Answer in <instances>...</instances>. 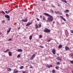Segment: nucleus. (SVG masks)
<instances>
[{
  "label": "nucleus",
  "mask_w": 73,
  "mask_h": 73,
  "mask_svg": "<svg viewBox=\"0 0 73 73\" xmlns=\"http://www.w3.org/2000/svg\"><path fill=\"white\" fill-rule=\"evenodd\" d=\"M9 12H10V11H8V13H9Z\"/></svg>",
  "instance_id": "51"
},
{
  "label": "nucleus",
  "mask_w": 73,
  "mask_h": 73,
  "mask_svg": "<svg viewBox=\"0 0 73 73\" xmlns=\"http://www.w3.org/2000/svg\"><path fill=\"white\" fill-rule=\"evenodd\" d=\"M26 72L25 71H24L23 72V73H25V72Z\"/></svg>",
  "instance_id": "45"
},
{
  "label": "nucleus",
  "mask_w": 73,
  "mask_h": 73,
  "mask_svg": "<svg viewBox=\"0 0 73 73\" xmlns=\"http://www.w3.org/2000/svg\"><path fill=\"white\" fill-rule=\"evenodd\" d=\"M71 56H73V54L71 55Z\"/></svg>",
  "instance_id": "53"
},
{
  "label": "nucleus",
  "mask_w": 73,
  "mask_h": 73,
  "mask_svg": "<svg viewBox=\"0 0 73 73\" xmlns=\"http://www.w3.org/2000/svg\"><path fill=\"white\" fill-rule=\"evenodd\" d=\"M56 65H59L60 64V62H58L56 63Z\"/></svg>",
  "instance_id": "33"
},
{
  "label": "nucleus",
  "mask_w": 73,
  "mask_h": 73,
  "mask_svg": "<svg viewBox=\"0 0 73 73\" xmlns=\"http://www.w3.org/2000/svg\"><path fill=\"white\" fill-rule=\"evenodd\" d=\"M35 56H36V55L35 54H33L30 58L31 60H33L35 58Z\"/></svg>",
  "instance_id": "5"
},
{
  "label": "nucleus",
  "mask_w": 73,
  "mask_h": 73,
  "mask_svg": "<svg viewBox=\"0 0 73 73\" xmlns=\"http://www.w3.org/2000/svg\"><path fill=\"white\" fill-rule=\"evenodd\" d=\"M55 70H52V73H55Z\"/></svg>",
  "instance_id": "28"
},
{
  "label": "nucleus",
  "mask_w": 73,
  "mask_h": 73,
  "mask_svg": "<svg viewBox=\"0 0 73 73\" xmlns=\"http://www.w3.org/2000/svg\"><path fill=\"white\" fill-rule=\"evenodd\" d=\"M50 12H52V13H53V10H50Z\"/></svg>",
  "instance_id": "34"
},
{
  "label": "nucleus",
  "mask_w": 73,
  "mask_h": 73,
  "mask_svg": "<svg viewBox=\"0 0 73 73\" xmlns=\"http://www.w3.org/2000/svg\"><path fill=\"white\" fill-rule=\"evenodd\" d=\"M41 27V24L40 23L38 24V25L37 24H36L35 25V27L36 29H37V28H39Z\"/></svg>",
  "instance_id": "2"
},
{
  "label": "nucleus",
  "mask_w": 73,
  "mask_h": 73,
  "mask_svg": "<svg viewBox=\"0 0 73 73\" xmlns=\"http://www.w3.org/2000/svg\"><path fill=\"white\" fill-rule=\"evenodd\" d=\"M58 7H60V6H61V5H59V4H58Z\"/></svg>",
  "instance_id": "39"
},
{
  "label": "nucleus",
  "mask_w": 73,
  "mask_h": 73,
  "mask_svg": "<svg viewBox=\"0 0 73 73\" xmlns=\"http://www.w3.org/2000/svg\"><path fill=\"white\" fill-rule=\"evenodd\" d=\"M32 35H31L29 36V39L30 40H32Z\"/></svg>",
  "instance_id": "20"
},
{
  "label": "nucleus",
  "mask_w": 73,
  "mask_h": 73,
  "mask_svg": "<svg viewBox=\"0 0 73 73\" xmlns=\"http://www.w3.org/2000/svg\"><path fill=\"white\" fill-rule=\"evenodd\" d=\"M52 7L53 8H54V7H55V6H53V5H52Z\"/></svg>",
  "instance_id": "42"
},
{
  "label": "nucleus",
  "mask_w": 73,
  "mask_h": 73,
  "mask_svg": "<svg viewBox=\"0 0 73 73\" xmlns=\"http://www.w3.org/2000/svg\"><path fill=\"white\" fill-rule=\"evenodd\" d=\"M69 11L68 10H66V11H65L64 12V13H66V12H69Z\"/></svg>",
  "instance_id": "21"
},
{
  "label": "nucleus",
  "mask_w": 73,
  "mask_h": 73,
  "mask_svg": "<svg viewBox=\"0 0 73 73\" xmlns=\"http://www.w3.org/2000/svg\"><path fill=\"white\" fill-rule=\"evenodd\" d=\"M6 69L8 72H11V69L10 68H7Z\"/></svg>",
  "instance_id": "9"
},
{
  "label": "nucleus",
  "mask_w": 73,
  "mask_h": 73,
  "mask_svg": "<svg viewBox=\"0 0 73 73\" xmlns=\"http://www.w3.org/2000/svg\"><path fill=\"white\" fill-rule=\"evenodd\" d=\"M72 73H73V70L72 71Z\"/></svg>",
  "instance_id": "55"
},
{
  "label": "nucleus",
  "mask_w": 73,
  "mask_h": 73,
  "mask_svg": "<svg viewBox=\"0 0 73 73\" xmlns=\"http://www.w3.org/2000/svg\"><path fill=\"white\" fill-rule=\"evenodd\" d=\"M66 15L67 16V17H69V15H68V14H66Z\"/></svg>",
  "instance_id": "36"
},
{
  "label": "nucleus",
  "mask_w": 73,
  "mask_h": 73,
  "mask_svg": "<svg viewBox=\"0 0 73 73\" xmlns=\"http://www.w3.org/2000/svg\"><path fill=\"white\" fill-rule=\"evenodd\" d=\"M3 11H1V13H3Z\"/></svg>",
  "instance_id": "47"
},
{
  "label": "nucleus",
  "mask_w": 73,
  "mask_h": 73,
  "mask_svg": "<svg viewBox=\"0 0 73 73\" xmlns=\"http://www.w3.org/2000/svg\"><path fill=\"white\" fill-rule=\"evenodd\" d=\"M55 13H56V14L57 15H61V13L60 12H58V11H55Z\"/></svg>",
  "instance_id": "6"
},
{
  "label": "nucleus",
  "mask_w": 73,
  "mask_h": 73,
  "mask_svg": "<svg viewBox=\"0 0 73 73\" xmlns=\"http://www.w3.org/2000/svg\"><path fill=\"white\" fill-rule=\"evenodd\" d=\"M55 68H56V69H58L59 67H58H58L56 66Z\"/></svg>",
  "instance_id": "30"
},
{
  "label": "nucleus",
  "mask_w": 73,
  "mask_h": 73,
  "mask_svg": "<svg viewBox=\"0 0 73 73\" xmlns=\"http://www.w3.org/2000/svg\"><path fill=\"white\" fill-rule=\"evenodd\" d=\"M52 52L53 54H56V50L53 49L52 51Z\"/></svg>",
  "instance_id": "7"
},
{
  "label": "nucleus",
  "mask_w": 73,
  "mask_h": 73,
  "mask_svg": "<svg viewBox=\"0 0 73 73\" xmlns=\"http://www.w3.org/2000/svg\"><path fill=\"white\" fill-rule=\"evenodd\" d=\"M42 36L41 35H39V38H42Z\"/></svg>",
  "instance_id": "25"
},
{
  "label": "nucleus",
  "mask_w": 73,
  "mask_h": 73,
  "mask_svg": "<svg viewBox=\"0 0 73 73\" xmlns=\"http://www.w3.org/2000/svg\"><path fill=\"white\" fill-rule=\"evenodd\" d=\"M40 18H42V15H41L40 16Z\"/></svg>",
  "instance_id": "46"
},
{
  "label": "nucleus",
  "mask_w": 73,
  "mask_h": 73,
  "mask_svg": "<svg viewBox=\"0 0 73 73\" xmlns=\"http://www.w3.org/2000/svg\"><path fill=\"white\" fill-rule=\"evenodd\" d=\"M20 28H21L20 27H18V29H20Z\"/></svg>",
  "instance_id": "44"
},
{
  "label": "nucleus",
  "mask_w": 73,
  "mask_h": 73,
  "mask_svg": "<svg viewBox=\"0 0 73 73\" xmlns=\"http://www.w3.org/2000/svg\"><path fill=\"white\" fill-rule=\"evenodd\" d=\"M29 68H32V66H31Z\"/></svg>",
  "instance_id": "49"
},
{
  "label": "nucleus",
  "mask_w": 73,
  "mask_h": 73,
  "mask_svg": "<svg viewBox=\"0 0 73 73\" xmlns=\"http://www.w3.org/2000/svg\"><path fill=\"white\" fill-rule=\"evenodd\" d=\"M5 17L7 18V19H8V20L9 21L10 20V19H9L10 17L8 15H5Z\"/></svg>",
  "instance_id": "4"
},
{
  "label": "nucleus",
  "mask_w": 73,
  "mask_h": 73,
  "mask_svg": "<svg viewBox=\"0 0 73 73\" xmlns=\"http://www.w3.org/2000/svg\"><path fill=\"white\" fill-rule=\"evenodd\" d=\"M28 20L26 19L25 20H24V19H23L21 21H23L24 22H27V21Z\"/></svg>",
  "instance_id": "16"
},
{
  "label": "nucleus",
  "mask_w": 73,
  "mask_h": 73,
  "mask_svg": "<svg viewBox=\"0 0 73 73\" xmlns=\"http://www.w3.org/2000/svg\"><path fill=\"white\" fill-rule=\"evenodd\" d=\"M57 56H59V54H57Z\"/></svg>",
  "instance_id": "48"
},
{
  "label": "nucleus",
  "mask_w": 73,
  "mask_h": 73,
  "mask_svg": "<svg viewBox=\"0 0 73 73\" xmlns=\"http://www.w3.org/2000/svg\"><path fill=\"white\" fill-rule=\"evenodd\" d=\"M9 41H11V40H12V38H9V39H8Z\"/></svg>",
  "instance_id": "35"
},
{
  "label": "nucleus",
  "mask_w": 73,
  "mask_h": 73,
  "mask_svg": "<svg viewBox=\"0 0 73 73\" xmlns=\"http://www.w3.org/2000/svg\"><path fill=\"white\" fill-rule=\"evenodd\" d=\"M47 66L48 68H51L52 67V65H50V66H49L48 64H47Z\"/></svg>",
  "instance_id": "15"
},
{
  "label": "nucleus",
  "mask_w": 73,
  "mask_h": 73,
  "mask_svg": "<svg viewBox=\"0 0 73 73\" xmlns=\"http://www.w3.org/2000/svg\"><path fill=\"white\" fill-rule=\"evenodd\" d=\"M62 46L61 45H59L58 47V49H60L61 48H62Z\"/></svg>",
  "instance_id": "14"
},
{
  "label": "nucleus",
  "mask_w": 73,
  "mask_h": 73,
  "mask_svg": "<svg viewBox=\"0 0 73 73\" xmlns=\"http://www.w3.org/2000/svg\"><path fill=\"white\" fill-rule=\"evenodd\" d=\"M56 59L57 60H60V61L61 60V58H60V57H58L57 58H56Z\"/></svg>",
  "instance_id": "17"
},
{
  "label": "nucleus",
  "mask_w": 73,
  "mask_h": 73,
  "mask_svg": "<svg viewBox=\"0 0 73 73\" xmlns=\"http://www.w3.org/2000/svg\"><path fill=\"white\" fill-rule=\"evenodd\" d=\"M31 24H32V23H28L26 25V26L28 27V26H29V25H31Z\"/></svg>",
  "instance_id": "13"
},
{
  "label": "nucleus",
  "mask_w": 73,
  "mask_h": 73,
  "mask_svg": "<svg viewBox=\"0 0 73 73\" xmlns=\"http://www.w3.org/2000/svg\"><path fill=\"white\" fill-rule=\"evenodd\" d=\"M42 0V1H45V0Z\"/></svg>",
  "instance_id": "52"
},
{
  "label": "nucleus",
  "mask_w": 73,
  "mask_h": 73,
  "mask_svg": "<svg viewBox=\"0 0 73 73\" xmlns=\"http://www.w3.org/2000/svg\"><path fill=\"white\" fill-rule=\"evenodd\" d=\"M2 23H5V20H3V21H2Z\"/></svg>",
  "instance_id": "37"
},
{
  "label": "nucleus",
  "mask_w": 73,
  "mask_h": 73,
  "mask_svg": "<svg viewBox=\"0 0 73 73\" xmlns=\"http://www.w3.org/2000/svg\"><path fill=\"white\" fill-rule=\"evenodd\" d=\"M50 40H48V42H50Z\"/></svg>",
  "instance_id": "43"
},
{
  "label": "nucleus",
  "mask_w": 73,
  "mask_h": 73,
  "mask_svg": "<svg viewBox=\"0 0 73 73\" xmlns=\"http://www.w3.org/2000/svg\"><path fill=\"white\" fill-rule=\"evenodd\" d=\"M44 32L46 33H50V30L47 28H45L44 30Z\"/></svg>",
  "instance_id": "3"
},
{
  "label": "nucleus",
  "mask_w": 73,
  "mask_h": 73,
  "mask_svg": "<svg viewBox=\"0 0 73 73\" xmlns=\"http://www.w3.org/2000/svg\"><path fill=\"white\" fill-rule=\"evenodd\" d=\"M0 14L1 13V11H0Z\"/></svg>",
  "instance_id": "54"
},
{
  "label": "nucleus",
  "mask_w": 73,
  "mask_h": 73,
  "mask_svg": "<svg viewBox=\"0 0 73 73\" xmlns=\"http://www.w3.org/2000/svg\"><path fill=\"white\" fill-rule=\"evenodd\" d=\"M5 13H8L7 11H5Z\"/></svg>",
  "instance_id": "40"
},
{
  "label": "nucleus",
  "mask_w": 73,
  "mask_h": 73,
  "mask_svg": "<svg viewBox=\"0 0 73 73\" xmlns=\"http://www.w3.org/2000/svg\"><path fill=\"white\" fill-rule=\"evenodd\" d=\"M39 47L40 48H44V47L43 46H39Z\"/></svg>",
  "instance_id": "29"
},
{
  "label": "nucleus",
  "mask_w": 73,
  "mask_h": 73,
  "mask_svg": "<svg viewBox=\"0 0 73 73\" xmlns=\"http://www.w3.org/2000/svg\"><path fill=\"white\" fill-rule=\"evenodd\" d=\"M70 32L72 33H73V31L72 30H70Z\"/></svg>",
  "instance_id": "32"
},
{
  "label": "nucleus",
  "mask_w": 73,
  "mask_h": 73,
  "mask_svg": "<svg viewBox=\"0 0 73 73\" xmlns=\"http://www.w3.org/2000/svg\"><path fill=\"white\" fill-rule=\"evenodd\" d=\"M36 19L37 21H39V19H38V18H37Z\"/></svg>",
  "instance_id": "41"
},
{
  "label": "nucleus",
  "mask_w": 73,
  "mask_h": 73,
  "mask_svg": "<svg viewBox=\"0 0 73 73\" xmlns=\"http://www.w3.org/2000/svg\"><path fill=\"white\" fill-rule=\"evenodd\" d=\"M20 57V54H19L17 56V58H19Z\"/></svg>",
  "instance_id": "31"
},
{
  "label": "nucleus",
  "mask_w": 73,
  "mask_h": 73,
  "mask_svg": "<svg viewBox=\"0 0 73 73\" xmlns=\"http://www.w3.org/2000/svg\"><path fill=\"white\" fill-rule=\"evenodd\" d=\"M24 68V67L23 66H21V67L20 68L21 69H23V68Z\"/></svg>",
  "instance_id": "27"
},
{
  "label": "nucleus",
  "mask_w": 73,
  "mask_h": 73,
  "mask_svg": "<svg viewBox=\"0 0 73 73\" xmlns=\"http://www.w3.org/2000/svg\"><path fill=\"white\" fill-rule=\"evenodd\" d=\"M18 71H16V69H14V70H13V73H18Z\"/></svg>",
  "instance_id": "11"
},
{
  "label": "nucleus",
  "mask_w": 73,
  "mask_h": 73,
  "mask_svg": "<svg viewBox=\"0 0 73 73\" xmlns=\"http://www.w3.org/2000/svg\"><path fill=\"white\" fill-rule=\"evenodd\" d=\"M18 7H19V6H18V5H17L15 6V8H18Z\"/></svg>",
  "instance_id": "38"
},
{
  "label": "nucleus",
  "mask_w": 73,
  "mask_h": 73,
  "mask_svg": "<svg viewBox=\"0 0 73 73\" xmlns=\"http://www.w3.org/2000/svg\"><path fill=\"white\" fill-rule=\"evenodd\" d=\"M55 23V22L54 21L53 22V24H54V23Z\"/></svg>",
  "instance_id": "50"
},
{
  "label": "nucleus",
  "mask_w": 73,
  "mask_h": 73,
  "mask_svg": "<svg viewBox=\"0 0 73 73\" xmlns=\"http://www.w3.org/2000/svg\"><path fill=\"white\" fill-rule=\"evenodd\" d=\"M11 28H9V30L7 31V33H9L10 32V31H11Z\"/></svg>",
  "instance_id": "22"
},
{
  "label": "nucleus",
  "mask_w": 73,
  "mask_h": 73,
  "mask_svg": "<svg viewBox=\"0 0 73 73\" xmlns=\"http://www.w3.org/2000/svg\"><path fill=\"white\" fill-rule=\"evenodd\" d=\"M8 54L9 56H11L12 54V52H11L9 51L8 52Z\"/></svg>",
  "instance_id": "8"
},
{
  "label": "nucleus",
  "mask_w": 73,
  "mask_h": 73,
  "mask_svg": "<svg viewBox=\"0 0 73 73\" xmlns=\"http://www.w3.org/2000/svg\"><path fill=\"white\" fill-rule=\"evenodd\" d=\"M61 1L62 2H64V3H67V1H66L65 0H61Z\"/></svg>",
  "instance_id": "12"
},
{
  "label": "nucleus",
  "mask_w": 73,
  "mask_h": 73,
  "mask_svg": "<svg viewBox=\"0 0 73 73\" xmlns=\"http://www.w3.org/2000/svg\"><path fill=\"white\" fill-rule=\"evenodd\" d=\"M17 51L18 52H23V50H21V49H18L17 50Z\"/></svg>",
  "instance_id": "19"
},
{
  "label": "nucleus",
  "mask_w": 73,
  "mask_h": 73,
  "mask_svg": "<svg viewBox=\"0 0 73 73\" xmlns=\"http://www.w3.org/2000/svg\"><path fill=\"white\" fill-rule=\"evenodd\" d=\"M43 20L45 21V17L43 16Z\"/></svg>",
  "instance_id": "26"
},
{
  "label": "nucleus",
  "mask_w": 73,
  "mask_h": 73,
  "mask_svg": "<svg viewBox=\"0 0 73 73\" xmlns=\"http://www.w3.org/2000/svg\"><path fill=\"white\" fill-rule=\"evenodd\" d=\"M9 49H7L6 51H3V52L5 53H6L7 52H9Z\"/></svg>",
  "instance_id": "18"
},
{
  "label": "nucleus",
  "mask_w": 73,
  "mask_h": 73,
  "mask_svg": "<svg viewBox=\"0 0 73 73\" xmlns=\"http://www.w3.org/2000/svg\"><path fill=\"white\" fill-rule=\"evenodd\" d=\"M44 14L45 15H46V16L49 17L48 18V21H52V20H53V17L52 16L50 15L49 14L47 13H44Z\"/></svg>",
  "instance_id": "1"
},
{
  "label": "nucleus",
  "mask_w": 73,
  "mask_h": 73,
  "mask_svg": "<svg viewBox=\"0 0 73 73\" xmlns=\"http://www.w3.org/2000/svg\"><path fill=\"white\" fill-rule=\"evenodd\" d=\"M27 67H28V66H27Z\"/></svg>",
  "instance_id": "56"
},
{
  "label": "nucleus",
  "mask_w": 73,
  "mask_h": 73,
  "mask_svg": "<svg viewBox=\"0 0 73 73\" xmlns=\"http://www.w3.org/2000/svg\"><path fill=\"white\" fill-rule=\"evenodd\" d=\"M69 48L68 47H65V49L66 50H68V49H69Z\"/></svg>",
  "instance_id": "23"
},
{
  "label": "nucleus",
  "mask_w": 73,
  "mask_h": 73,
  "mask_svg": "<svg viewBox=\"0 0 73 73\" xmlns=\"http://www.w3.org/2000/svg\"><path fill=\"white\" fill-rule=\"evenodd\" d=\"M60 18H61V19H62V20H63L64 21H66V20L64 18H63V17H62V16H60Z\"/></svg>",
  "instance_id": "10"
},
{
  "label": "nucleus",
  "mask_w": 73,
  "mask_h": 73,
  "mask_svg": "<svg viewBox=\"0 0 73 73\" xmlns=\"http://www.w3.org/2000/svg\"><path fill=\"white\" fill-rule=\"evenodd\" d=\"M69 61H70V63H71V64H73V60L71 61L70 60Z\"/></svg>",
  "instance_id": "24"
}]
</instances>
